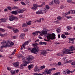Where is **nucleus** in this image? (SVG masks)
Here are the masks:
<instances>
[{"instance_id":"1","label":"nucleus","mask_w":75,"mask_h":75,"mask_svg":"<svg viewBox=\"0 0 75 75\" xmlns=\"http://www.w3.org/2000/svg\"><path fill=\"white\" fill-rule=\"evenodd\" d=\"M33 46H34V48L32 49V50H31V52L32 53H35V52H38L40 49H39V47L37 46L38 45V44L36 43L35 44H33Z\"/></svg>"},{"instance_id":"2","label":"nucleus","mask_w":75,"mask_h":75,"mask_svg":"<svg viewBox=\"0 0 75 75\" xmlns=\"http://www.w3.org/2000/svg\"><path fill=\"white\" fill-rule=\"evenodd\" d=\"M69 48L70 49H71V50H66V49H65L64 50L65 52H64V53H65V54H67L74 53V52H71L69 51H75V49H74V47H73L72 46H71L69 47Z\"/></svg>"},{"instance_id":"3","label":"nucleus","mask_w":75,"mask_h":75,"mask_svg":"<svg viewBox=\"0 0 75 75\" xmlns=\"http://www.w3.org/2000/svg\"><path fill=\"white\" fill-rule=\"evenodd\" d=\"M69 48L70 49H71V50H66V49H65L64 50L65 52H64V53H65V54H67L74 53V52H71L69 51H75V49H74V47H73L72 46H71L69 47Z\"/></svg>"},{"instance_id":"4","label":"nucleus","mask_w":75,"mask_h":75,"mask_svg":"<svg viewBox=\"0 0 75 75\" xmlns=\"http://www.w3.org/2000/svg\"><path fill=\"white\" fill-rule=\"evenodd\" d=\"M47 39L48 40H54L55 37V34L54 33L48 34L47 36Z\"/></svg>"},{"instance_id":"5","label":"nucleus","mask_w":75,"mask_h":75,"mask_svg":"<svg viewBox=\"0 0 75 75\" xmlns=\"http://www.w3.org/2000/svg\"><path fill=\"white\" fill-rule=\"evenodd\" d=\"M10 44V40H7V42L6 43V45H2L1 46V49H3V48H7V47H10V45H9Z\"/></svg>"},{"instance_id":"6","label":"nucleus","mask_w":75,"mask_h":75,"mask_svg":"<svg viewBox=\"0 0 75 75\" xmlns=\"http://www.w3.org/2000/svg\"><path fill=\"white\" fill-rule=\"evenodd\" d=\"M43 30H42L40 32V36H42L43 35H45V34H47V32L46 31V30L45 29L43 28Z\"/></svg>"},{"instance_id":"7","label":"nucleus","mask_w":75,"mask_h":75,"mask_svg":"<svg viewBox=\"0 0 75 75\" xmlns=\"http://www.w3.org/2000/svg\"><path fill=\"white\" fill-rule=\"evenodd\" d=\"M48 52L45 51V50H42V52L40 53V55H43L44 56H46V54H47Z\"/></svg>"},{"instance_id":"8","label":"nucleus","mask_w":75,"mask_h":75,"mask_svg":"<svg viewBox=\"0 0 75 75\" xmlns=\"http://www.w3.org/2000/svg\"><path fill=\"white\" fill-rule=\"evenodd\" d=\"M14 20H18V18L16 17H14L13 15H11L10 16V21H13Z\"/></svg>"},{"instance_id":"9","label":"nucleus","mask_w":75,"mask_h":75,"mask_svg":"<svg viewBox=\"0 0 75 75\" xmlns=\"http://www.w3.org/2000/svg\"><path fill=\"white\" fill-rule=\"evenodd\" d=\"M19 62H17L13 63V66L15 67H16V68H17V67H18V66H19Z\"/></svg>"},{"instance_id":"10","label":"nucleus","mask_w":75,"mask_h":75,"mask_svg":"<svg viewBox=\"0 0 75 75\" xmlns=\"http://www.w3.org/2000/svg\"><path fill=\"white\" fill-rule=\"evenodd\" d=\"M64 52H65V49L64 50V51L62 52L58 53L57 54V56H63V55H64V54H65V53H64Z\"/></svg>"},{"instance_id":"11","label":"nucleus","mask_w":75,"mask_h":75,"mask_svg":"<svg viewBox=\"0 0 75 75\" xmlns=\"http://www.w3.org/2000/svg\"><path fill=\"white\" fill-rule=\"evenodd\" d=\"M16 73H18V72H19V70H17L16 71H13V70H11L10 71V72L11 73V74L12 75H14V74H16Z\"/></svg>"},{"instance_id":"12","label":"nucleus","mask_w":75,"mask_h":75,"mask_svg":"<svg viewBox=\"0 0 75 75\" xmlns=\"http://www.w3.org/2000/svg\"><path fill=\"white\" fill-rule=\"evenodd\" d=\"M27 64H28V63H27V62H26V61H23L22 64L21 65V67H24V66H25V67H26V66H27Z\"/></svg>"},{"instance_id":"13","label":"nucleus","mask_w":75,"mask_h":75,"mask_svg":"<svg viewBox=\"0 0 75 75\" xmlns=\"http://www.w3.org/2000/svg\"><path fill=\"white\" fill-rule=\"evenodd\" d=\"M16 11L17 14H18V13H22L23 12V9H19L16 10Z\"/></svg>"},{"instance_id":"14","label":"nucleus","mask_w":75,"mask_h":75,"mask_svg":"<svg viewBox=\"0 0 75 75\" xmlns=\"http://www.w3.org/2000/svg\"><path fill=\"white\" fill-rule=\"evenodd\" d=\"M38 7L37 5L35 4L33 7L31 8V9H32L34 11L36 10V9H37Z\"/></svg>"},{"instance_id":"15","label":"nucleus","mask_w":75,"mask_h":75,"mask_svg":"<svg viewBox=\"0 0 75 75\" xmlns=\"http://www.w3.org/2000/svg\"><path fill=\"white\" fill-rule=\"evenodd\" d=\"M34 57L32 56H30L29 57L27 58L28 61H31L32 59H33Z\"/></svg>"},{"instance_id":"16","label":"nucleus","mask_w":75,"mask_h":75,"mask_svg":"<svg viewBox=\"0 0 75 75\" xmlns=\"http://www.w3.org/2000/svg\"><path fill=\"white\" fill-rule=\"evenodd\" d=\"M47 9H41L40 10L41 11V12L42 13V14H44V13H45L47 11L46 10Z\"/></svg>"},{"instance_id":"17","label":"nucleus","mask_w":75,"mask_h":75,"mask_svg":"<svg viewBox=\"0 0 75 75\" xmlns=\"http://www.w3.org/2000/svg\"><path fill=\"white\" fill-rule=\"evenodd\" d=\"M45 72L47 74H51V71H49V70H48V69H45Z\"/></svg>"},{"instance_id":"18","label":"nucleus","mask_w":75,"mask_h":75,"mask_svg":"<svg viewBox=\"0 0 75 75\" xmlns=\"http://www.w3.org/2000/svg\"><path fill=\"white\" fill-rule=\"evenodd\" d=\"M11 14H14V15H17V12L16 11H13L11 12Z\"/></svg>"},{"instance_id":"19","label":"nucleus","mask_w":75,"mask_h":75,"mask_svg":"<svg viewBox=\"0 0 75 75\" xmlns=\"http://www.w3.org/2000/svg\"><path fill=\"white\" fill-rule=\"evenodd\" d=\"M34 71L35 72H37V71L39 72V69H38V67L37 66H36L35 67Z\"/></svg>"},{"instance_id":"20","label":"nucleus","mask_w":75,"mask_h":75,"mask_svg":"<svg viewBox=\"0 0 75 75\" xmlns=\"http://www.w3.org/2000/svg\"><path fill=\"white\" fill-rule=\"evenodd\" d=\"M25 35V33H22L21 34V39H24V36Z\"/></svg>"},{"instance_id":"21","label":"nucleus","mask_w":75,"mask_h":75,"mask_svg":"<svg viewBox=\"0 0 75 75\" xmlns=\"http://www.w3.org/2000/svg\"><path fill=\"white\" fill-rule=\"evenodd\" d=\"M38 33H40V31H36L34 33H33V35H35L36 34L38 35Z\"/></svg>"},{"instance_id":"22","label":"nucleus","mask_w":75,"mask_h":75,"mask_svg":"<svg viewBox=\"0 0 75 75\" xmlns=\"http://www.w3.org/2000/svg\"><path fill=\"white\" fill-rule=\"evenodd\" d=\"M10 47H12L14 45V43L11 41L10 42Z\"/></svg>"},{"instance_id":"23","label":"nucleus","mask_w":75,"mask_h":75,"mask_svg":"<svg viewBox=\"0 0 75 75\" xmlns=\"http://www.w3.org/2000/svg\"><path fill=\"white\" fill-rule=\"evenodd\" d=\"M39 44H40V45H46V44H47V43L45 42H40Z\"/></svg>"},{"instance_id":"24","label":"nucleus","mask_w":75,"mask_h":75,"mask_svg":"<svg viewBox=\"0 0 75 75\" xmlns=\"http://www.w3.org/2000/svg\"><path fill=\"white\" fill-rule=\"evenodd\" d=\"M54 3H55L57 4H59V1L58 0H54Z\"/></svg>"},{"instance_id":"25","label":"nucleus","mask_w":75,"mask_h":75,"mask_svg":"<svg viewBox=\"0 0 75 75\" xmlns=\"http://www.w3.org/2000/svg\"><path fill=\"white\" fill-rule=\"evenodd\" d=\"M36 14H42V12H41V10H39L36 12Z\"/></svg>"},{"instance_id":"26","label":"nucleus","mask_w":75,"mask_h":75,"mask_svg":"<svg viewBox=\"0 0 75 75\" xmlns=\"http://www.w3.org/2000/svg\"><path fill=\"white\" fill-rule=\"evenodd\" d=\"M13 32L14 33H17L19 32V30H18V29H15V30L13 29Z\"/></svg>"},{"instance_id":"27","label":"nucleus","mask_w":75,"mask_h":75,"mask_svg":"<svg viewBox=\"0 0 75 75\" xmlns=\"http://www.w3.org/2000/svg\"><path fill=\"white\" fill-rule=\"evenodd\" d=\"M0 20L1 21V22H3L4 23H5L6 21V19L5 18H1Z\"/></svg>"},{"instance_id":"28","label":"nucleus","mask_w":75,"mask_h":75,"mask_svg":"<svg viewBox=\"0 0 75 75\" xmlns=\"http://www.w3.org/2000/svg\"><path fill=\"white\" fill-rule=\"evenodd\" d=\"M33 67H34V65L33 64H30L28 66L29 69H31V68H32Z\"/></svg>"},{"instance_id":"29","label":"nucleus","mask_w":75,"mask_h":75,"mask_svg":"<svg viewBox=\"0 0 75 75\" xmlns=\"http://www.w3.org/2000/svg\"><path fill=\"white\" fill-rule=\"evenodd\" d=\"M16 52V49H15L13 53L11 54V56H13V55H14V54H15Z\"/></svg>"},{"instance_id":"30","label":"nucleus","mask_w":75,"mask_h":75,"mask_svg":"<svg viewBox=\"0 0 75 75\" xmlns=\"http://www.w3.org/2000/svg\"><path fill=\"white\" fill-rule=\"evenodd\" d=\"M56 31H57V33H59L61 32V30L59 28H57L56 30Z\"/></svg>"},{"instance_id":"31","label":"nucleus","mask_w":75,"mask_h":75,"mask_svg":"<svg viewBox=\"0 0 75 75\" xmlns=\"http://www.w3.org/2000/svg\"><path fill=\"white\" fill-rule=\"evenodd\" d=\"M67 31H69L71 29V26H67L66 27Z\"/></svg>"},{"instance_id":"32","label":"nucleus","mask_w":75,"mask_h":75,"mask_svg":"<svg viewBox=\"0 0 75 75\" xmlns=\"http://www.w3.org/2000/svg\"><path fill=\"white\" fill-rule=\"evenodd\" d=\"M69 39L70 41H72V42H71V43H72L74 42V40H75V38H69Z\"/></svg>"},{"instance_id":"33","label":"nucleus","mask_w":75,"mask_h":75,"mask_svg":"<svg viewBox=\"0 0 75 75\" xmlns=\"http://www.w3.org/2000/svg\"><path fill=\"white\" fill-rule=\"evenodd\" d=\"M28 41H26L24 44H23V46H25V45H28Z\"/></svg>"},{"instance_id":"34","label":"nucleus","mask_w":75,"mask_h":75,"mask_svg":"<svg viewBox=\"0 0 75 75\" xmlns=\"http://www.w3.org/2000/svg\"><path fill=\"white\" fill-rule=\"evenodd\" d=\"M61 37L62 38H66V36H65V35L64 34H62V35H61Z\"/></svg>"},{"instance_id":"35","label":"nucleus","mask_w":75,"mask_h":75,"mask_svg":"<svg viewBox=\"0 0 75 75\" xmlns=\"http://www.w3.org/2000/svg\"><path fill=\"white\" fill-rule=\"evenodd\" d=\"M67 57H65L63 59V61L64 62H67L68 61V59H67Z\"/></svg>"},{"instance_id":"36","label":"nucleus","mask_w":75,"mask_h":75,"mask_svg":"<svg viewBox=\"0 0 75 75\" xmlns=\"http://www.w3.org/2000/svg\"><path fill=\"white\" fill-rule=\"evenodd\" d=\"M6 42H6V41L5 40H3V42H1V44H3V45H5V44H6Z\"/></svg>"},{"instance_id":"37","label":"nucleus","mask_w":75,"mask_h":75,"mask_svg":"<svg viewBox=\"0 0 75 75\" xmlns=\"http://www.w3.org/2000/svg\"><path fill=\"white\" fill-rule=\"evenodd\" d=\"M46 9H45L47 11L48 9H49L50 8V6L48 5H46Z\"/></svg>"},{"instance_id":"38","label":"nucleus","mask_w":75,"mask_h":75,"mask_svg":"<svg viewBox=\"0 0 75 75\" xmlns=\"http://www.w3.org/2000/svg\"><path fill=\"white\" fill-rule=\"evenodd\" d=\"M60 75V72H58L55 73V74H54L52 75Z\"/></svg>"},{"instance_id":"39","label":"nucleus","mask_w":75,"mask_h":75,"mask_svg":"<svg viewBox=\"0 0 75 75\" xmlns=\"http://www.w3.org/2000/svg\"><path fill=\"white\" fill-rule=\"evenodd\" d=\"M23 56V55L22 54H19L18 55V56L17 57L18 58H21V57H22Z\"/></svg>"},{"instance_id":"40","label":"nucleus","mask_w":75,"mask_h":75,"mask_svg":"<svg viewBox=\"0 0 75 75\" xmlns=\"http://www.w3.org/2000/svg\"><path fill=\"white\" fill-rule=\"evenodd\" d=\"M27 27V25L25 23H23L22 24V27Z\"/></svg>"},{"instance_id":"41","label":"nucleus","mask_w":75,"mask_h":75,"mask_svg":"<svg viewBox=\"0 0 75 75\" xmlns=\"http://www.w3.org/2000/svg\"><path fill=\"white\" fill-rule=\"evenodd\" d=\"M70 14H73L74 13V11L70 10Z\"/></svg>"},{"instance_id":"42","label":"nucleus","mask_w":75,"mask_h":75,"mask_svg":"<svg viewBox=\"0 0 75 75\" xmlns=\"http://www.w3.org/2000/svg\"><path fill=\"white\" fill-rule=\"evenodd\" d=\"M18 7L17 6H14L13 7L12 9H13V10H15L16 9H18Z\"/></svg>"},{"instance_id":"43","label":"nucleus","mask_w":75,"mask_h":75,"mask_svg":"<svg viewBox=\"0 0 75 75\" xmlns=\"http://www.w3.org/2000/svg\"><path fill=\"white\" fill-rule=\"evenodd\" d=\"M43 5H45V2H43L41 5H39V7H42Z\"/></svg>"},{"instance_id":"44","label":"nucleus","mask_w":75,"mask_h":75,"mask_svg":"<svg viewBox=\"0 0 75 75\" xmlns=\"http://www.w3.org/2000/svg\"><path fill=\"white\" fill-rule=\"evenodd\" d=\"M0 31H2V32H4V31H5V30L2 28H0Z\"/></svg>"},{"instance_id":"45","label":"nucleus","mask_w":75,"mask_h":75,"mask_svg":"<svg viewBox=\"0 0 75 75\" xmlns=\"http://www.w3.org/2000/svg\"><path fill=\"white\" fill-rule=\"evenodd\" d=\"M26 3L28 4V3H30V1L28 0H26L25 1Z\"/></svg>"},{"instance_id":"46","label":"nucleus","mask_w":75,"mask_h":75,"mask_svg":"<svg viewBox=\"0 0 75 75\" xmlns=\"http://www.w3.org/2000/svg\"><path fill=\"white\" fill-rule=\"evenodd\" d=\"M65 16L66 17L67 19H69V18H72L71 16Z\"/></svg>"},{"instance_id":"47","label":"nucleus","mask_w":75,"mask_h":75,"mask_svg":"<svg viewBox=\"0 0 75 75\" xmlns=\"http://www.w3.org/2000/svg\"><path fill=\"white\" fill-rule=\"evenodd\" d=\"M28 25H31V21H29L28 23H27Z\"/></svg>"},{"instance_id":"48","label":"nucleus","mask_w":75,"mask_h":75,"mask_svg":"<svg viewBox=\"0 0 75 75\" xmlns=\"http://www.w3.org/2000/svg\"><path fill=\"white\" fill-rule=\"evenodd\" d=\"M21 3L22 4V5H23L24 6L26 5V4H25L23 1H21Z\"/></svg>"},{"instance_id":"49","label":"nucleus","mask_w":75,"mask_h":75,"mask_svg":"<svg viewBox=\"0 0 75 75\" xmlns=\"http://www.w3.org/2000/svg\"><path fill=\"white\" fill-rule=\"evenodd\" d=\"M23 31L25 32H26V31H28V29H23Z\"/></svg>"},{"instance_id":"50","label":"nucleus","mask_w":75,"mask_h":75,"mask_svg":"<svg viewBox=\"0 0 75 75\" xmlns=\"http://www.w3.org/2000/svg\"><path fill=\"white\" fill-rule=\"evenodd\" d=\"M24 47H25V46H24V45L23 44L22 46L21 47V50H23V48H24Z\"/></svg>"},{"instance_id":"51","label":"nucleus","mask_w":75,"mask_h":75,"mask_svg":"<svg viewBox=\"0 0 75 75\" xmlns=\"http://www.w3.org/2000/svg\"><path fill=\"white\" fill-rule=\"evenodd\" d=\"M62 18V17L60 16H59L57 17V19L58 20H61Z\"/></svg>"},{"instance_id":"52","label":"nucleus","mask_w":75,"mask_h":75,"mask_svg":"<svg viewBox=\"0 0 75 75\" xmlns=\"http://www.w3.org/2000/svg\"><path fill=\"white\" fill-rule=\"evenodd\" d=\"M40 68H41V69H43V68H45V66L44 65L42 66H41Z\"/></svg>"},{"instance_id":"53","label":"nucleus","mask_w":75,"mask_h":75,"mask_svg":"<svg viewBox=\"0 0 75 75\" xmlns=\"http://www.w3.org/2000/svg\"><path fill=\"white\" fill-rule=\"evenodd\" d=\"M37 22H38V23H40V22H41V18H40V19H39V20H37Z\"/></svg>"},{"instance_id":"54","label":"nucleus","mask_w":75,"mask_h":75,"mask_svg":"<svg viewBox=\"0 0 75 75\" xmlns=\"http://www.w3.org/2000/svg\"><path fill=\"white\" fill-rule=\"evenodd\" d=\"M71 65H75V62H73L71 63Z\"/></svg>"},{"instance_id":"55","label":"nucleus","mask_w":75,"mask_h":75,"mask_svg":"<svg viewBox=\"0 0 75 75\" xmlns=\"http://www.w3.org/2000/svg\"><path fill=\"white\" fill-rule=\"evenodd\" d=\"M53 2H54V1H52L49 4L50 5H52V4H54V3H53Z\"/></svg>"},{"instance_id":"56","label":"nucleus","mask_w":75,"mask_h":75,"mask_svg":"<svg viewBox=\"0 0 75 75\" xmlns=\"http://www.w3.org/2000/svg\"><path fill=\"white\" fill-rule=\"evenodd\" d=\"M22 57V60L23 61H25V57H24V56H23Z\"/></svg>"},{"instance_id":"57","label":"nucleus","mask_w":75,"mask_h":75,"mask_svg":"<svg viewBox=\"0 0 75 75\" xmlns=\"http://www.w3.org/2000/svg\"><path fill=\"white\" fill-rule=\"evenodd\" d=\"M67 70L64 71L63 72V74H67Z\"/></svg>"},{"instance_id":"58","label":"nucleus","mask_w":75,"mask_h":75,"mask_svg":"<svg viewBox=\"0 0 75 75\" xmlns=\"http://www.w3.org/2000/svg\"><path fill=\"white\" fill-rule=\"evenodd\" d=\"M0 36L2 37H4V35L1 33H0Z\"/></svg>"},{"instance_id":"59","label":"nucleus","mask_w":75,"mask_h":75,"mask_svg":"<svg viewBox=\"0 0 75 75\" xmlns=\"http://www.w3.org/2000/svg\"><path fill=\"white\" fill-rule=\"evenodd\" d=\"M55 44H56V45H58V44H60V43H59V42H57L55 43Z\"/></svg>"},{"instance_id":"60","label":"nucleus","mask_w":75,"mask_h":75,"mask_svg":"<svg viewBox=\"0 0 75 75\" xmlns=\"http://www.w3.org/2000/svg\"><path fill=\"white\" fill-rule=\"evenodd\" d=\"M67 74H69L70 73V71L68 70V71H67Z\"/></svg>"},{"instance_id":"61","label":"nucleus","mask_w":75,"mask_h":75,"mask_svg":"<svg viewBox=\"0 0 75 75\" xmlns=\"http://www.w3.org/2000/svg\"><path fill=\"white\" fill-rule=\"evenodd\" d=\"M3 52V50L2 49L0 48V52Z\"/></svg>"},{"instance_id":"62","label":"nucleus","mask_w":75,"mask_h":75,"mask_svg":"<svg viewBox=\"0 0 75 75\" xmlns=\"http://www.w3.org/2000/svg\"><path fill=\"white\" fill-rule=\"evenodd\" d=\"M58 65H61V62H59L58 63Z\"/></svg>"},{"instance_id":"63","label":"nucleus","mask_w":75,"mask_h":75,"mask_svg":"<svg viewBox=\"0 0 75 75\" xmlns=\"http://www.w3.org/2000/svg\"><path fill=\"white\" fill-rule=\"evenodd\" d=\"M8 11V9L7 8H5L4 9V11H5V12H6V11Z\"/></svg>"},{"instance_id":"64","label":"nucleus","mask_w":75,"mask_h":75,"mask_svg":"<svg viewBox=\"0 0 75 75\" xmlns=\"http://www.w3.org/2000/svg\"><path fill=\"white\" fill-rule=\"evenodd\" d=\"M16 38H17V37L15 36H13V39H16Z\"/></svg>"}]
</instances>
